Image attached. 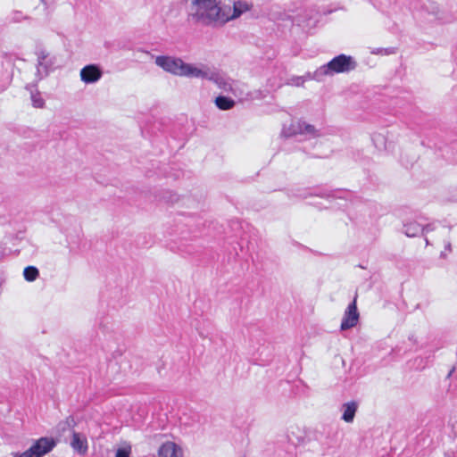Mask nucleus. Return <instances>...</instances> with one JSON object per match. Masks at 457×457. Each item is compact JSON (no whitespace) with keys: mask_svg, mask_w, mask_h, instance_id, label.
Returning a JSON list of instances; mask_svg holds the SVG:
<instances>
[{"mask_svg":"<svg viewBox=\"0 0 457 457\" xmlns=\"http://www.w3.org/2000/svg\"><path fill=\"white\" fill-rule=\"evenodd\" d=\"M154 62L164 71L174 76L213 79L211 69L204 64L195 65L187 63L181 58L171 55L155 56Z\"/></svg>","mask_w":457,"mask_h":457,"instance_id":"obj_1","label":"nucleus"},{"mask_svg":"<svg viewBox=\"0 0 457 457\" xmlns=\"http://www.w3.org/2000/svg\"><path fill=\"white\" fill-rule=\"evenodd\" d=\"M187 17L192 22L203 26H222L228 22L218 0H191Z\"/></svg>","mask_w":457,"mask_h":457,"instance_id":"obj_2","label":"nucleus"},{"mask_svg":"<svg viewBox=\"0 0 457 457\" xmlns=\"http://www.w3.org/2000/svg\"><path fill=\"white\" fill-rule=\"evenodd\" d=\"M357 63L353 57L346 54H339L334 57L328 63L320 66L312 73L308 72V78L320 82L325 77H332L338 73H347L353 71Z\"/></svg>","mask_w":457,"mask_h":457,"instance_id":"obj_3","label":"nucleus"},{"mask_svg":"<svg viewBox=\"0 0 457 457\" xmlns=\"http://www.w3.org/2000/svg\"><path fill=\"white\" fill-rule=\"evenodd\" d=\"M282 135L285 137H293L296 135L306 136L311 138L319 137L320 131L315 126L307 123L302 120H292L289 125H284Z\"/></svg>","mask_w":457,"mask_h":457,"instance_id":"obj_4","label":"nucleus"},{"mask_svg":"<svg viewBox=\"0 0 457 457\" xmlns=\"http://www.w3.org/2000/svg\"><path fill=\"white\" fill-rule=\"evenodd\" d=\"M56 445V442L52 437H40L36 440L31 446L23 453H12V457H43L50 453Z\"/></svg>","mask_w":457,"mask_h":457,"instance_id":"obj_5","label":"nucleus"},{"mask_svg":"<svg viewBox=\"0 0 457 457\" xmlns=\"http://www.w3.org/2000/svg\"><path fill=\"white\" fill-rule=\"evenodd\" d=\"M439 228V232L442 235H448L449 230L445 227H436L435 224H428L426 227L421 226L416 221H410L403 225V233L409 237H418L420 235L425 236L426 245H430V241L428 237L429 232Z\"/></svg>","mask_w":457,"mask_h":457,"instance_id":"obj_6","label":"nucleus"},{"mask_svg":"<svg viewBox=\"0 0 457 457\" xmlns=\"http://www.w3.org/2000/svg\"><path fill=\"white\" fill-rule=\"evenodd\" d=\"M37 55V76L41 79L48 76L55 63V59L46 49H38Z\"/></svg>","mask_w":457,"mask_h":457,"instance_id":"obj_7","label":"nucleus"},{"mask_svg":"<svg viewBox=\"0 0 457 457\" xmlns=\"http://www.w3.org/2000/svg\"><path fill=\"white\" fill-rule=\"evenodd\" d=\"M360 314L357 310L356 305V297H354L353 301L347 306L345 311L340 329L342 331L347 330L355 327L359 321Z\"/></svg>","mask_w":457,"mask_h":457,"instance_id":"obj_8","label":"nucleus"},{"mask_svg":"<svg viewBox=\"0 0 457 457\" xmlns=\"http://www.w3.org/2000/svg\"><path fill=\"white\" fill-rule=\"evenodd\" d=\"M79 76L84 83L94 84L102 78L103 71L97 65L88 64L80 70Z\"/></svg>","mask_w":457,"mask_h":457,"instance_id":"obj_9","label":"nucleus"},{"mask_svg":"<svg viewBox=\"0 0 457 457\" xmlns=\"http://www.w3.org/2000/svg\"><path fill=\"white\" fill-rule=\"evenodd\" d=\"M70 445L75 453L82 456L86 455L88 450L87 436L75 430H72Z\"/></svg>","mask_w":457,"mask_h":457,"instance_id":"obj_10","label":"nucleus"},{"mask_svg":"<svg viewBox=\"0 0 457 457\" xmlns=\"http://www.w3.org/2000/svg\"><path fill=\"white\" fill-rule=\"evenodd\" d=\"M251 4H249L246 2L244 1H237L235 2L233 4V10L230 13V8L229 7H222V14L224 18H228V22L230 21H233L235 19H237L240 17L243 13L250 11Z\"/></svg>","mask_w":457,"mask_h":457,"instance_id":"obj_11","label":"nucleus"},{"mask_svg":"<svg viewBox=\"0 0 457 457\" xmlns=\"http://www.w3.org/2000/svg\"><path fill=\"white\" fill-rule=\"evenodd\" d=\"M160 457H183L182 449L173 442H166L158 451Z\"/></svg>","mask_w":457,"mask_h":457,"instance_id":"obj_12","label":"nucleus"},{"mask_svg":"<svg viewBox=\"0 0 457 457\" xmlns=\"http://www.w3.org/2000/svg\"><path fill=\"white\" fill-rule=\"evenodd\" d=\"M358 409V403L355 401H351L344 403L342 405V420L347 423H351L353 421L355 413Z\"/></svg>","mask_w":457,"mask_h":457,"instance_id":"obj_13","label":"nucleus"},{"mask_svg":"<svg viewBox=\"0 0 457 457\" xmlns=\"http://www.w3.org/2000/svg\"><path fill=\"white\" fill-rule=\"evenodd\" d=\"M212 74L213 75L212 81L215 82V84L222 90L226 92H233L235 91V82L231 79H228L220 76H217L213 71H212Z\"/></svg>","mask_w":457,"mask_h":457,"instance_id":"obj_14","label":"nucleus"},{"mask_svg":"<svg viewBox=\"0 0 457 457\" xmlns=\"http://www.w3.org/2000/svg\"><path fill=\"white\" fill-rule=\"evenodd\" d=\"M215 104L219 109L226 111L233 108L235 102L231 98L220 96L216 97Z\"/></svg>","mask_w":457,"mask_h":457,"instance_id":"obj_15","label":"nucleus"},{"mask_svg":"<svg viewBox=\"0 0 457 457\" xmlns=\"http://www.w3.org/2000/svg\"><path fill=\"white\" fill-rule=\"evenodd\" d=\"M132 452V446L129 442H121L116 450L115 457H129Z\"/></svg>","mask_w":457,"mask_h":457,"instance_id":"obj_16","label":"nucleus"},{"mask_svg":"<svg viewBox=\"0 0 457 457\" xmlns=\"http://www.w3.org/2000/svg\"><path fill=\"white\" fill-rule=\"evenodd\" d=\"M30 99H31L33 107L39 108V109L45 107V104H46L45 100L42 97L40 92H38L37 90L31 91Z\"/></svg>","mask_w":457,"mask_h":457,"instance_id":"obj_17","label":"nucleus"},{"mask_svg":"<svg viewBox=\"0 0 457 457\" xmlns=\"http://www.w3.org/2000/svg\"><path fill=\"white\" fill-rule=\"evenodd\" d=\"M38 275H39V271L34 266H28L23 270L24 278L29 282L36 280L37 278Z\"/></svg>","mask_w":457,"mask_h":457,"instance_id":"obj_18","label":"nucleus"},{"mask_svg":"<svg viewBox=\"0 0 457 457\" xmlns=\"http://www.w3.org/2000/svg\"><path fill=\"white\" fill-rule=\"evenodd\" d=\"M308 79H310L308 78V73H306L304 76H294L290 78L287 84L295 87H303Z\"/></svg>","mask_w":457,"mask_h":457,"instance_id":"obj_19","label":"nucleus"},{"mask_svg":"<svg viewBox=\"0 0 457 457\" xmlns=\"http://www.w3.org/2000/svg\"><path fill=\"white\" fill-rule=\"evenodd\" d=\"M27 18L28 17L20 11H13L9 17L10 21L12 22H21L26 20Z\"/></svg>","mask_w":457,"mask_h":457,"instance_id":"obj_20","label":"nucleus"},{"mask_svg":"<svg viewBox=\"0 0 457 457\" xmlns=\"http://www.w3.org/2000/svg\"><path fill=\"white\" fill-rule=\"evenodd\" d=\"M373 54H384L390 55L395 54V48L388 47V48H376L371 51Z\"/></svg>","mask_w":457,"mask_h":457,"instance_id":"obj_21","label":"nucleus"},{"mask_svg":"<svg viewBox=\"0 0 457 457\" xmlns=\"http://www.w3.org/2000/svg\"><path fill=\"white\" fill-rule=\"evenodd\" d=\"M61 425H62L63 430L65 428H73L76 426V421L72 416H69L61 423Z\"/></svg>","mask_w":457,"mask_h":457,"instance_id":"obj_22","label":"nucleus"},{"mask_svg":"<svg viewBox=\"0 0 457 457\" xmlns=\"http://www.w3.org/2000/svg\"><path fill=\"white\" fill-rule=\"evenodd\" d=\"M434 13L436 14L437 19H440V20L443 19V17L441 15L442 14L441 11L439 10L438 7H436V10H435Z\"/></svg>","mask_w":457,"mask_h":457,"instance_id":"obj_23","label":"nucleus"},{"mask_svg":"<svg viewBox=\"0 0 457 457\" xmlns=\"http://www.w3.org/2000/svg\"><path fill=\"white\" fill-rule=\"evenodd\" d=\"M445 249L448 250L449 252L451 251V244L448 241L445 244Z\"/></svg>","mask_w":457,"mask_h":457,"instance_id":"obj_24","label":"nucleus"},{"mask_svg":"<svg viewBox=\"0 0 457 457\" xmlns=\"http://www.w3.org/2000/svg\"><path fill=\"white\" fill-rule=\"evenodd\" d=\"M179 199L178 195H174V198L172 199V201H177Z\"/></svg>","mask_w":457,"mask_h":457,"instance_id":"obj_25","label":"nucleus"},{"mask_svg":"<svg viewBox=\"0 0 457 457\" xmlns=\"http://www.w3.org/2000/svg\"><path fill=\"white\" fill-rule=\"evenodd\" d=\"M301 196H302V197H303V198H306V197H307V195H301Z\"/></svg>","mask_w":457,"mask_h":457,"instance_id":"obj_26","label":"nucleus"}]
</instances>
